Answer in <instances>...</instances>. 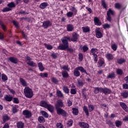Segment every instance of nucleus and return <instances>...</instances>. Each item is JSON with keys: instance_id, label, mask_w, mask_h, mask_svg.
<instances>
[{"instance_id": "1", "label": "nucleus", "mask_w": 128, "mask_h": 128, "mask_svg": "<svg viewBox=\"0 0 128 128\" xmlns=\"http://www.w3.org/2000/svg\"><path fill=\"white\" fill-rule=\"evenodd\" d=\"M62 108H64V103L62 102V101L58 100L56 102V104H55V108L56 110L57 114L66 118L68 116V112H66L64 109Z\"/></svg>"}, {"instance_id": "2", "label": "nucleus", "mask_w": 128, "mask_h": 128, "mask_svg": "<svg viewBox=\"0 0 128 128\" xmlns=\"http://www.w3.org/2000/svg\"><path fill=\"white\" fill-rule=\"evenodd\" d=\"M61 41L62 44H59V46L57 47L58 50H66L67 52H70V54H72L74 49L69 48L68 42L66 40H61Z\"/></svg>"}, {"instance_id": "3", "label": "nucleus", "mask_w": 128, "mask_h": 128, "mask_svg": "<svg viewBox=\"0 0 128 128\" xmlns=\"http://www.w3.org/2000/svg\"><path fill=\"white\" fill-rule=\"evenodd\" d=\"M94 90V92L96 94H98V92L104 94H112V90L108 88L95 87Z\"/></svg>"}, {"instance_id": "4", "label": "nucleus", "mask_w": 128, "mask_h": 128, "mask_svg": "<svg viewBox=\"0 0 128 128\" xmlns=\"http://www.w3.org/2000/svg\"><path fill=\"white\" fill-rule=\"evenodd\" d=\"M78 38H80V34L76 32H73L71 38L70 37L65 36L61 40H66L67 42H78Z\"/></svg>"}, {"instance_id": "5", "label": "nucleus", "mask_w": 128, "mask_h": 128, "mask_svg": "<svg viewBox=\"0 0 128 128\" xmlns=\"http://www.w3.org/2000/svg\"><path fill=\"white\" fill-rule=\"evenodd\" d=\"M84 72V74H88V72H86V70H84V67L82 66H78L76 67L74 70V76H76V78L80 76V72Z\"/></svg>"}, {"instance_id": "6", "label": "nucleus", "mask_w": 128, "mask_h": 128, "mask_svg": "<svg viewBox=\"0 0 128 128\" xmlns=\"http://www.w3.org/2000/svg\"><path fill=\"white\" fill-rule=\"evenodd\" d=\"M88 108H88V107H86V106H84L83 107V110L84 112H85L86 115L87 116H90V113L88 112V111L90 112H92L94 110V105L92 104H88Z\"/></svg>"}, {"instance_id": "7", "label": "nucleus", "mask_w": 128, "mask_h": 128, "mask_svg": "<svg viewBox=\"0 0 128 128\" xmlns=\"http://www.w3.org/2000/svg\"><path fill=\"white\" fill-rule=\"evenodd\" d=\"M114 14L116 12L112 10L111 8H109L106 12L107 16L106 17V19L107 20L108 22H112V16H114Z\"/></svg>"}, {"instance_id": "8", "label": "nucleus", "mask_w": 128, "mask_h": 128, "mask_svg": "<svg viewBox=\"0 0 128 128\" xmlns=\"http://www.w3.org/2000/svg\"><path fill=\"white\" fill-rule=\"evenodd\" d=\"M24 92L26 96H34V92L32 88L28 86H26L24 88Z\"/></svg>"}, {"instance_id": "9", "label": "nucleus", "mask_w": 128, "mask_h": 128, "mask_svg": "<svg viewBox=\"0 0 128 128\" xmlns=\"http://www.w3.org/2000/svg\"><path fill=\"white\" fill-rule=\"evenodd\" d=\"M22 115L24 116L26 118H32V112L25 110L22 111Z\"/></svg>"}, {"instance_id": "10", "label": "nucleus", "mask_w": 128, "mask_h": 128, "mask_svg": "<svg viewBox=\"0 0 128 128\" xmlns=\"http://www.w3.org/2000/svg\"><path fill=\"white\" fill-rule=\"evenodd\" d=\"M52 22L49 20H46V21H44L42 22V26L44 28H50V26H52Z\"/></svg>"}, {"instance_id": "11", "label": "nucleus", "mask_w": 128, "mask_h": 128, "mask_svg": "<svg viewBox=\"0 0 128 128\" xmlns=\"http://www.w3.org/2000/svg\"><path fill=\"white\" fill-rule=\"evenodd\" d=\"M101 32L102 30H100V28H97L95 30L96 36L97 38H102L103 35Z\"/></svg>"}, {"instance_id": "12", "label": "nucleus", "mask_w": 128, "mask_h": 128, "mask_svg": "<svg viewBox=\"0 0 128 128\" xmlns=\"http://www.w3.org/2000/svg\"><path fill=\"white\" fill-rule=\"evenodd\" d=\"M94 24L95 26H102V22L98 17L94 18Z\"/></svg>"}, {"instance_id": "13", "label": "nucleus", "mask_w": 128, "mask_h": 128, "mask_svg": "<svg viewBox=\"0 0 128 128\" xmlns=\"http://www.w3.org/2000/svg\"><path fill=\"white\" fill-rule=\"evenodd\" d=\"M19 80L20 84L22 86H28V82H26V80L24 79V78H19Z\"/></svg>"}, {"instance_id": "14", "label": "nucleus", "mask_w": 128, "mask_h": 128, "mask_svg": "<svg viewBox=\"0 0 128 128\" xmlns=\"http://www.w3.org/2000/svg\"><path fill=\"white\" fill-rule=\"evenodd\" d=\"M120 105L121 106L122 108L124 110V112H128V107L126 106V104H125L124 102H120Z\"/></svg>"}, {"instance_id": "15", "label": "nucleus", "mask_w": 128, "mask_h": 128, "mask_svg": "<svg viewBox=\"0 0 128 128\" xmlns=\"http://www.w3.org/2000/svg\"><path fill=\"white\" fill-rule=\"evenodd\" d=\"M18 58H14V57H10L8 58V60L10 62H12V64H18Z\"/></svg>"}, {"instance_id": "16", "label": "nucleus", "mask_w": 128, "mask_h": 128, "mask_svg": "<svg viewBox=\"0 0 128 128\" xmlns=\"http://www.w3.org/2000/svg\"><path fill=\"white\" fill-rule=\"evenodd\" d=\"M79 126L81 128H90V126H88V124L87 123H86L84 122H79Z\"/></svg>"}, {"instance_id": "17", "label": "nucleus", "mask_w": 128, "mask_h": 128, "mask_svg": "<svg viewBox=\"0 0 128 128\" xmlns=\"http://www.w3.org/2000/svg\"><path fill=\"white\" fill-rule=\"evenodd\" d=\"M101 4L102 6V8H104V10H108V4H106V0H101Z\"/></svg>"}, {"instance_id": "18", "label": "nucleus", "mask_w": 128, "mask_h": 128, "mask_svg": "<svg viewBox=\"0 0 128 128\" xmlns=\"http://www.w3.org/2000/svg\"><path fill=\"white\" fill-rule=\"evenodd\" d=\"M0 26H1L2 30H3L4 32H6L8 30V28H6V26L4 25V22H2V20H0Z\"/></svg>"}, {"instance_id": "19", "label": "nucleus", "mask_w": 128, "mask_h": 128, "mask_svg": "<svg viewBox=\"0 0 128 128\" xmlns=\"http://www.w3.org/2000/svg\"><path fill=\"white\" fill-rule=\"evenodd\" d=\"M67 32H72L74 30V25L72 24H68L66 26Z\"/></svg>"}, {"instance_id": "20", "label": "nucleus", "mask_w": 128, "mask_h": 128, "mask_svg": "<svg viewBox=\"0 0 128 128\" xmlns=\"http://www.w3.org/2000/svg\"><path fill=\"white\" fill-rule=\"evenodd\" d=\"M62 76L64 78H70V75L68 74V72H66V70H64L62 72Z\"/></svg>"}, {"instance_id": "21", "label": "nucleus", "mask_w": 128, "mask_h": 128, "mask_svg": "<svg viewBox=\"0 0 128 128\" xmlns=\"http://www.w3.org/2000/svg\"><path fill=\"white\" fill-rule=\"evenodd\" d=\"M98 50L96 48H92L90 50V52L92 54V56L96 54H98Z\"/></svg>"}, {"instance_id": "22", "label": "nucleus", "mask_w": 128, "mask_h": 128, "mask_svg": "<svg viewBox=\"0 0 128 128\" xmlns=\"http://www.w3.org/2000/svg\"><path fill=\"white\" fill-rule=\"evenodd\" d=\"M107 78H116V74H114V72H112L109 73L108 75L107 76Z\"/></svg>"}, {"instance_id": "23", "label": "nucleus", "mask_w": 128, "mask_h": 128, "mask_svg": "<svg viewBox=\"0 0 128 128\" xmlns=\"http://www.w3.org/2000/svg\"><path fill=\"white\" fill-rule=\"evenodd\" d=\"M40 106H42V108H46L48 106V104L46 103V102L44 100H42L40 102Z\"/></svg>"}, {"instance_id": "24", "label": "nucleus", "mask_w": 128, "mask_h": 128, "mask_svg": "<svg viewBox=\"0 0 128 128\" xmlns=\"http://www.w3.org/2000/svg\"><path fill=\"white\" fill-rule=\"evenodd\" d=\"M17 128H24V123L22 121L18 122L16 124Z\"/></svg>"}, {"instance_id": "25", "label": "nucleus", "mask_w": 128, "mask_h": 128, "mask_svg": "<svg viewBox=\"0 0 128 128\" xmlns=\"http://www.w3.org/2000/svg\"><path fill=\"white\" fill-rule=\"evenodd\" d=\"M98 68H102L104 64V60L100 59L98 61Z\"/></svg>"}, {"instance_id": "26", "label": "nucleus", "mask_w": 128, "mask_h": 128, "mask_svg": "<svg viewBox=\"0 0 128 128\" xmlns=\"http://www.w3.org/2000/svg\"><path fill=\"white\" fill-rule=\"evenodd\" d=\"M106 56L108 60H114V56L112 54H107Z\"/></svg>"}, {"instance_id": "27", "label": "nucleus", "mask_w": 128, "mask_h": 128, "mask_svg": "<svg viewBox=\"0 0 128 128\" xmlns=\"http://www.w3.org/2000/svg\"><path fill=\"white\" fill-rule=\"evenodd\" d=\"M46 108H47V110H48L50 112H54V106L51 104H48Z\"/></svg>"}, {"instance_id": "28", "label": "nucleus", "mask_w": 128, "mask_h": 128, "mask_svg": "<svg viewBox=\"0 0 128 128\" xmlns=\"http://www.w3.org/2000/svg\"><path fill=\"white\" fill-rule=\"evenodd\" d=\"M122 124V122L120 120H117L115 122V126L116 128H120Z\"/></svg>"}, {"instance_id": "29", "label": "nucleus", "mask_w": 128, "mask_h": 128, "mask_svg": "<svg viewBox=\"0 0 128 128\" xmlns=\"http://www.w3.org/2000/svg\"><path fill=\"white\" fill-rule=\"evenodd\" d=\"M48 6V4L46 2H44L42 3L40 5V8H41V10H44V8H46V6Z\"/></svg>"}, {"instance_id": "30", "label": "nucleus", "mask_w": 128, "mask_h": 128, "mask_svg": "<svg viewBox=\"0 0 128 128\" xmlns=\"http://www.w3.org/2000/svg\"><path fill=\"white\" fill-rule=\"evenodd\" d=\"M124 62H126V60L124 58H120L117 60V63L118 64H122Z\"/></svg>"}, {"instance_id": "31", "label": "nucleus", "mask_w": 128, "mask_h": 128, "mask_svg": "<svg viewBox=\"0 0 128 128\" xmlns=\"http://www.w3.org/2000/svg\"><path fill=\"white\" fill-rule=\"evenodd\" d=\"M38 67L40 72H44V67L42 66V62L38 63Z\"/></svg>"}, {"instance_id": "32", "label": "nucleus", "mask_w": 128, "mask_h": 128, "mask_svg": "<svg viewBox=\"0 0 128 128\" xmlns=\"http://www.w3.org/2000/svg\"><path fill=\"white\" fill-rule=\"evenodd\" d=\"M27 64H28L30 66H32V68L36 66V64L34 62V61H29L28 62Z\"/></svg>"}, {"instance_id": "33", "label": "nucleus", "mask_w": 128, "mask_h": 128, "mask_svg": "<svg viewBox=\"0 0 128 128\" xmlns=\"http://www.w3.org/2000/svg\"><path fill=\"white\" fill-rule=\"evenodd\" d=\"M82 30L84 32H88L90 30V27H88V26H86L85 27H82Z\"/></svg>"}, {"instance_id": "34", "label": "nucleus", "mask_w": 128, "mask_h": 128, "mask_svg": "<svg viewBox=\"0 0 128 128\" xmlns=\"http://www.w3.org/2000/svg\"><path fill=\"white\" fill-rule=\"evenodd\" d=\"M1 76H2V82H6V80H8V76H6V74H2Z\"/></svg>"}, {"instance_id": "35", "label": "nucleus", "mask_w": 128, "mask_h": 128, "mask_svg": "<svg viewBox=\"0 0 128 128\" xmlns=\"http://www.w3.org/2000/svg\"><path fill=\"white\" fill-rule=\"evenodd\" d=\"M72 114L74 116H78V109L76 108H72Z\"/></svg>"}, {"instance_id": "36", "label": "nucleus", "mask_w": 128, "mask_h": 128, "mask_svg": "<svg viewBox=\"0 0 128 128\" xmlns=\"http://www.w3.org/2000/svg\"><path fill=\"white\" fill-rule=\"evenodd\" d=\"M7 6L9 8H16V4H14V2H11L7 4Z\"/></svg>"}, {"instance_id": "37", "label": "nucleus", "mask_w": 128, "mask_h": 128, "mask_svg": "<svg viewBox=\"0 0 128 128\" xmlns=\"http://www.w3.org/2000/svg\"><path fill=\"white\" fill-rule=\"evenodd\" d=\"M38 121L39 122H40V124H44V122H45L44 118L42 117V116H40L38 118Z\"/></svg>"}, {"instance_id": "38", "label": "nucleus", "mask_w": 128, "mask_h": 128, "mask_svg": "<svg viewBox=\"0 0 128 128\" xmlns=\"http://www.w3.org/2000/svg\"><path fill=\"white\" fill-rule=\"evenodd\" d=\"M44 46H45V48H46L48 50H52V45L48 44H47L44 43Z\"/></svg>"}, {"instance_id": "39", "label": "nucleus", "mask_w": 128, "mask_h": 128, "mask_svg": "<svg viewBox=\"0 0 128 128\" xmlns=\"http://www.w3.org/2000/svg\"><path fill=\"white\" fill-rule=\"evenodd\" d=\"M12 10V9L11 8L6 7L3 8V9L2 10V12H10Z\"/></svg>"}, {"instance_id": "40", "label": "nucleus", "mask_w": 128, "mask_h": 128, "mask_svg": "<svg viewBox=\"0 0 128 128\" xmlns=\"http://www.w3.org/2000/svg\"><path fill=\"white\" fill-rule=\"evenodd\" d=\"M67 126L68 127H70L72 126V124H74V121L72 120H68V121L67 122Z\"/></svg>"}, {"instance_id": "41", "label": "nucleus", "mask_w": 128, "mask_h": 128, "mask_svg": "<svg viewBox=\"0 0 128 128\" xmlns=\"http://www.w3.org/2000/svg\"><path fill=\"white\" fill-rule=\"evenodd\" d=\"M63 90L65 94H68L70 92V89L66 86H64Z\"/></svg>"}, {"instance_id": "42", "label": "nucleus", "mask_w": 128, "mask_h": 128, "mask_svg": "<svg viewBox=\"0 0 128 128\" xmlns=\"http://www.w3.org/2000/svg\"><path fill=\"white\" fill-rule=\"evenodd\" d=\"M40 76H41V78H48V74L47 72L40 73Z\"/></svg>"}, {"instance_id": "43", "label": "nucleus", "mask_w": 128, "mask_h": 128, "mask_svg": "<svg viewBox=\"0 0 128 128\" xmlns=\"http://www.w3.org/2000/svg\"><path fill=\"white\" fill-rule=\"evenodd\" d=\"M82 50L84 52H86L88 50V47L87 46L84 45L82 46Z\"/></svg>"}, {"instance_id": "44", "label": "nucleus", "mask_w": 128, "mask_h": 128, "mask_svg": "<svg viewBox=\"0 0 128 128\" xmlns=\"http://www.w3.org/2000/svg\"><path fill=\"white\" fill-rule=\"evenodd\" d=\"M111 48L112 50H116L117 48H118V46H116V44H112L111 45Z\"/></svg>"}, {"instance_id": "45", "label": "nucleus", "mask_w": 128, "mask_h": 128, "mask_svg": "<svg viewBox=\"0 0 128 128\" xmlns=\"http://www.w3.org/2000/svg\"><path fill=\"white\" fill-rule=\"evenodd\" d=\"M116 72L118 76H122L123 74L122 70V69L118 68L116 70Z\"/></svg>"}, {"instance_id": "46", "label": "nucleus", "mask_w": 128, "mask_h": 128, "mask_svg": "<svg viewBox=\"0 0 128 128\" xmlns=\"http://www.w3.org/2000/svg\"><path fill=\"white\" fill-rule=\"evenodd\" d=\"M107 124H108L110 128H114V123L110 120L108 121Z\"/></svg>"}, {"instance_id": "47", "label": "nucleus", "mask_w": 128, "mask_h": 128, "mask_svg": "<svg viewBox=\"0 0 128 128\" xmlns=\"http://www.w3.org/2000/svg\"><path fill=\"white\" fill-rule=\"evenodd\" d=\"M12 96H5L4 99L6 102H12Z\"/></svg>"}, {"instance_id": "48", "label": "nucleus", "mask_w": 128, "mask_h": 128, "mask_svg": "<svg viewBox=\"0 0 128 128\" xmlns=\"http://www.w3.org/2000/svg\"><path fill=\"white\" fill-rule=\"evenodd\" d=\"M42 114L44 116V118H48V114L46 111H42Z\"/></svg>"}, {"instance_id": "49", "label": "nucleus", "mask_w": 128, "mask_h": 128, "mask_svg": "<svg viewBox=\"0 0 128 128\" xmlns=\"http://www.w3.org/2000/svg\"><path fill=\"white\" fill-rule=\"evenodd\" d=\"M114 6L116 8H117L118 10H120L122 8V5L120 4V3L115 4Z\"/></svg>"}, {"instance_id": "50", "label": "nucleus", "mask_w": 128, "mask_h": 128, "mask_svg": "<svg viewBox=\"0 0 128 128\" xmlns=\"http://www.w3.org/2000/svg\"><path fill=\"white\" fill-rule=\"evenodd\" d=\"M78 59L80 62H82V60H84V55L82 53L78 54Z\"/></svg>"}, {"instance_id": "51", "label": "nucleus", "mask_w": 128, "mask_h": 128, "mask_svg": "<svg viewBox=\"0 0 128 128\" xmlns=\"http://www.w3.org/2000/svg\"><path fill=\"white\" fill-rule=\"evenodd\" d=\"M102 28L104 30H106V28H110V26L108 24H106L102 26Z\"/></svg>"}, {"instance_id": "52", "label": "nucleus", "mask_w": 128, "mask_h": 128, "mask_svg": "<svg viewBox=\"0 0 128 128\" xmlns=\"http://www.w3.org/2000/svg\"><path fill=\"white\" fill-rule=\"evenodd\" d=\"M12 24L16 28H20V26H18V22H16V21L13 20Z\"/></svg>"}, {"instance_id": "53", "label": "nucleus", "mask_w": 128, "mask_h": 128, "mask_svg": "<svg viewBox=\"0 0 128 128\" xmlns=\"http://www.w3.org/2000/svg\"><path fill=\"white\" fill-rule=\"evenodd\" d=\"M10 120V117L8 116L5 115L3 116V122H6Z\"/></svg>"}, {"instance_id": "54", "label": "nucleus", "mask_w": 128, "mask_h": 128, "mask_svg": "<svg viewBox=\"0 0 128 128\" xmlns=\"http://www.w3.org/2000/svg\"><path fill=\"white\" fill-rule=\"evenodd\" d=\"M7 88H8V90L10 91V94H16V91H14V89L10 88V86H8Z\"/></svg>"}, {"instance_id": "55", "label": "nucleus", "mask_w": 128, "mask_h": 128, "mask_svg": "<svg viewBox=\"0 0 128 128\" xmlns=\"http://www.w3.org/2000/svg\"><path fill=\"white\" fill-rule=\"evenodd\" d=\"M62 68L64 70H67L68 72H70V68H68V66H64L62 67Z\"/></svg>"}, {"instance_id": "56", "label": "nucleus", "mask_w": 128, "mask_h": 128, "mask_svg": "<svg viewBox=\"0 0 128 128\" xmlns=\"http://www.w3.org/2000/svg\"><path fill=\"white\" fill-rule=\"evenodd\" d=\"M12 114H16V112H18V108H16V107H12Z\"/></svg>"}, {"instance_id": "57", "label": "nucleus", "mask_w": 128, "mask_h": 128, "mask_svg": "<svg viewBox=\"0 0 128 128\" xmlns=\"http://www.w3.org/2000/svg\"><path fill=\"white\" fill-rule=\"evenodd\" d=\"M56 126L57 128H64V125L60 122L57 123Z\"/></svg>"}, {"instance_id": "58", "label": "nucleus", "mask_w": 128, "mask_h": 128, "mask_svg": "<svg viewBox=\"0 0 128 128\" xmlns=\"http://www.w3.org/2000/svg\"><path fill=\"white\" fill-rule=\"evenodd\" d=\"M56 94L57 96H64V94H62V93L60 90H58L56 92Z\"/></svg>"}, {"instance_id": "59", "label": "nucleus", "mask_w": 128, "mask_h": 128, "mask_svg": "<svg viewBox=\"0 0 128 128\" xmlns=\"http://www.w3.org/2000/svg\"><path fill=\"white\" fill-rule=\"evenodd\" d=\"M73 14H74V13L72 12H68L66 14V16L68 18H72Z\"/></svg>"}, {"instance_id": "60", "label": "nucleus", "mask_w": 128, "mask_h": 128, "mask_svg": "<svg viewBox=\"0 0 128 128\" xmlns=\"http://www.w3.org/2000/svg\"><path fill=\"white\" fill-rule=\"evenodd\" d=\"M51 80L52 82H54V84H58V79L55 78H52Z\"/></svg>"}, {"instance_id": "61", "label": "nucleus", "mask_w": 128, "mask_h": 128, "mask_svg": "<svg viewBox=\"0 0 128 128\" xmlns=\"http://www.w3.org/2000/svg\"><path fill=\"white\" fill-rule=\"evenodd\" d=\"M21 34L24 38L25 40H28V36L26 34H24V32L22 31Z\"/></svg>"}, {"instance_id": "62", "label": "nucleus", "mask_w": 128, "mask_h": 128, "mask_svg": "<svg viewBox=\"0 0 128 128\" xmlns=\"http://www.w3.org/2000/svg\"><path fill=\"white\" fill-rule=\"evenodd\" d=\"M13 102H14V104H20V100H18V98H14Z\"/></svg>"}, {"instance_id": "63", "label": "nucleus", "mask_w": 128, "mask_h": 128, "mask_svg": "<svg viewBox=\"0 0 128 128\" xmlns=\"http://www.w3.org/2000/svg\"><path fill=\"white\" fill-rule=\"evenodd\" d=\"M78 84L80 86H84V82H82V80H78Z\"/></svg>"}, {"instance_id": "64", "label": "nucleus", "mask_w": 128, "mask_h": 128, "mask_svg": "<svg viewBox=\"0 0 128 128\" xmlns=\"http://www.w3.org/2000/svg\"><path fill=\"white\" fill-rule=\"evenodd\" d=\"M93 56V58H94V62H98V54H95Z\"/></svg>"}]
</instances>
